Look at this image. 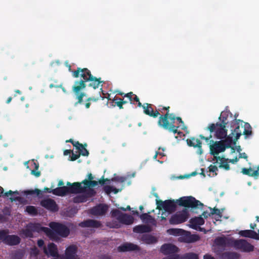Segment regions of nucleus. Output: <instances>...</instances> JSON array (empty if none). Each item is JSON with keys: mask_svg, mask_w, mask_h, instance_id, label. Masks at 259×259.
I'll use <instances>...</instances> for the list:
<instances>
[{"mask_svg": "<svg viewBox=\"0 0 259 259\" xmlns=\"http://www.w3.org/2000/svg\"><path fill=\"white\" fill-rule=\"evenodd\" d=\"M101 98V96H100L98 98H95V97H90L87 100V102H90V101H93V102H97L98 100H99L100 98Z\"/></svg>", "mask_w": 259, "mask_h": 259, "instance_id": "nucleus-58", "label": "nucleus"}, {"mask_svg": "<svg viewBox=\"0 0 259 259\" xmlns=\"http://www.w3.org/2000/svg\"><path fill=\"white\" fill-rule=\"evenodd\" d=\"M208 168H209V171L210 172H215V174L214 175L215 176H217V173L216 172L218 170V168L217 167V166L215 165H210L209 167H208Z\"/></svg>", "mask_w": 259, "mask_h": 259, "instance_id": "nucleus-52", "label": "nucleus"}, {"mask_svg": "<svg viewBox=\"0 0 259 259\" xmlns=\"http://www.w3.org/2000/svg\"><path fill=\"white\" fill-rule=\"evenodd\" d=\"M52 193L59 196H64L69 193V189L67 186L59 187L52 190Z\"/></svg>", "mask_w": 259, "mask_h": 259, "instance_id": "nucleus-27", "label": "nucleus"}, {"mask_svg": "<svg viewBox=\"0 0 259 259\" xmlns=\"http://www.w3.org/2000/svg\"><path fill=\"white\" fill-rule=\"evenodd\" d=\"M169 109H170V107L169 106H167V107H163L161 110H165L166 111V113L164 114V115H160L159 117V119H158V121H159L160 120H161V119L163 117H164V116H165L166 115H167V118H166V120L167 121H169L168 120V119L169 118V115L170 114V113H169Z\"/></svg>", "mask_w": 259, "mask_h": 259, "instance_id": "nucleus-45", "label": "nucleus"}, {"mask_svg": "<svg viewBox=\"0 0 259 259\" xmlns=\"http://www.w3.org/2000/svg\"><path fill=\"white\" fill-rule=\"evenodd\" d=\"M209 208L211 209V212H210L211 215L217 214L218 216H219L220 218L222 217V213L219 209L216 208L215 207L213 208H211V207H209Z\"/></svg>", "mask_w": 259, "mask_h": 259, "instance_id": "nucleus-47", "label": "nucleus"}, {"mask_svg": "<svg viewBox=\"0 0 259 259\" xmlns=\"http://www.w3.org/2000/svg\"><path fill=\"white\" fill-rule=\"evenodd\" d=\"M30 229V227L28 224L25 229L22 230L20 232V235L25 238H32L33 237V232Z\"/></svg>", "mask_w": 259, "mask_h": 259, "instance_id": "nucleus-33", "label": "nucleus"}, {"mask_svg": "<svg viewBox=\"0 0 259 259\" xmlns=\"http://www.w3.org/2000/svg\"><path fill=\"white\" fill-rule=\"evenodd\" d=\"M189 217V212L186 207L184 208L181 211L177 212L171 215L169 220V224L171 225H177L186 222Z\"/></svg>", "mask_w": 259, "mask_h": 259, "instance_id": "nucleus-7", "label": "nucleus"}, {"mask_svg": "<svg viewBox=\"0 0 259 259\" xmlns=\"http://www.w3.org/2000/svg\"><path fill=\"white\" fill-rule=\"evenodd\" d=\"M117 100L116 102H115L116 105L119 107V109H123V105L121 102V99L119 98H117L115 97L114 99L113 100V101L114 102L115 101Z\"/></svg>", "mask_w": 259, "mask_h": 259, "instance_id": "nucleus-48", "label": "nucleus"}, {"mask_svg": "<svg viewBox=\"0 0 259 259\" xmlns=\"http://www.w3.org/2000/svg\"><path fill=\"white\" fill-rule=\"evenodd\" d=\"M141 240L148 244H153L157 241V238L150 234H144L141 237Z\"/></svg>", "mask_w": 259, "mask_h": 259, "instance_id": "nucleus-30", "label": "nucleus"}, {"mask_svg": "<svg viewBox=\"0 0 259 259\" xmlns=\"http://www.w3.org/2000/svg\"><path fill=\"white\" fill-rule=\"evenodd\" d=\"M80 155L81 154L80 153H79L78 154H74V153H72L71 157V160H72V161L76 160L80 157Z\"/></svg>", "mask_w": 259, "mask_h": 259, "instance_id": "nucleus-55", "label": "nucleus"}, {"mask_svg": "<svg viewBox=\"0 0 259 259\" xmlns=\"http://www.w3.org/2000/svg\"><path fill=\"white\" fill-rule=\"evenodd\" d=\"M72 145L74 147H75L76 149L78 150H80L81 148H83V145L78 141H74L73 144Z\"/></svg>", "mask_w": 259, "mask_h": 259, "instance_id": "nucleus-53", "label": "nucleus"}, {"mask_svg": "<svg viewBox=\"0 0 259 259\" xmlns=\"http://www.w3.org/2000/svg\"><path fill=\"white\" fill-rule=\"evenodd\" d=\"M96 194V192L95 191V190L93 189H89L88 192V194L90 196H93L95 195Z\"/></svg>", "mask_w": 259, "mask_h": 259, "instance_id": "nucleus-60", "label": "nucleus"}, {"mask_svg": "<svg viewBox=\"0 0 259 259\" xmlns=\"http://www.w3.org/2000/svg\"><path fill=\"white\" fill-rule=\"evenodd\" d=\"M50 227L52 231L62 237H67L70 233L69 229L65 225L59 223L52 222L50 224Z\"/></svg>", "mask_w": 259, "mask_h": 259, "instance_id": "nucleus-9", "label": "nucleus"}, {"mask_svg": "<svg viewBox=\"0 0 259 259\" xmlns=\"http://www.w3.org/2000/svg\"><path fill=\"white\" fill-rule=\"evenodd\" d=\"M82 183L84 185L85 189L86 188L94 187L98 185V182L96 181H88L87 179H85L82 181Z\"/></svg>", "mask_w": 259, "mask_h": 259, "instance_id": "nucleus-36", "label": "nucleus"}, {"mask_svg": "<svg viewBox=\"0 0 259 259\" xmlns=\"http://www.w3.org/2000/svg\"><path fill=\"white\" fill-rule=\"evenodd\" d=\"M233 137L235 138V136H232V135L230 134L228 136L226 137L225 140L222 141L224 142L226 149L231 148L233 152H234L235 150L234 148L231 146L232 144H234Z\"/></svg>", "mask_w": 259, "mask_h": 259, "instance_id": "nucleus-31", "label": "nucleus"}, {"mask_svg": "<svg viewBox=\"0 0 259 259\" xmlns=\"http://www.w3.org/2000/svg\"><path fill=\"white\" fill-rule=\"evenodd\" d=\"M112 217L115 218L119 222L125 224L131 225L133 223L134 219L129 214L122 213L119 209H114L111 211Z\"/></svg>", "mask_w": 259, "mask_h": 259, "instance_id": "nucleus-5", "label": "nucleus"}, {"mask_svg": "<svg viewBox=\"0 0 259 259\" xmlns=\"http://www.w3.org/2000/svg\"><path fill=\"white\" fill-rule=\"evenodd\" d=\"M108 210V206L106 204H100L93 207L90 212L94 215H103Z\"/></svg>", "mask_w": 259, "mask_h": 259, "instance_id": "nucleus-20", "label": "nucleus"}, {"mask_svg": "<svg viewBox=\"0 0 259 259\" xmlns=\"http://www.w3.org/2000/svg\"><path fill=\"white\" fill-rule=\"evenodd\" d=\"M24 193L26 195L36 194L37 196H39L41 194V191L38 189H35L34 190H25L24 191Z\"/></svg>", "mask_w": 259, "mask_h": 259, "instance_id": "nucleus-42", "label": "nucleus"}, {"mask_svg": "<svg viewBox=\"0 0 259 259\" xmlns=\"http://www.w3.org/2000/svg\"><path fill=\"white\" fill-rule=\"evenodd\" d=\"M233 238H227L225 237H219L215 239V243L220 246L226 247L232 245Z\"/></svg>", "mask_w": 259, "mask_h": 259, "instance_id": "nucleus-22", "label": "nucleus"}, {"mask_svg": "<svg viewBox=\"0 0 259 259\" xmlns=\"http://www.w3.org/2000/svg\"><path fill=\"white\" fill-rule=\"evenodd\" d=\"M28 225L30 227V229L32 231L33 233H39L44 231L46 232L50 237L52 238H54L55 235V233H54L51 229L47 227H42L39 223H29L28 224Z\"/></svg>", "mask_w": 259, "mask_h": 259, "instance_id": "nucleus-12", "label": "nucleus"}, {"mask_svg": "<svg viewBox=\"0 0 259 259\" xmlns=\"http://www.w3.org/2000/svg\"><path fill=\"white\" fill-rule=\"evenodd\" d=\"M181 259H199L198 255L193 252L186 253L183 254Z\"/></svg>", "mask_w": 259, "mask_h": 259, "instance_id": "nucleus-38", "label": "nucleus"}, {"mask_svg": "<svg viewBox=\"0 0 259 259\" xmlns=\"http://www.w3.org/2000/svg\"><path fill=\"white\" fill-rule=\"evenodd\" d=\"M102 226V224L100 221L92 220V219H88L87 220H85L83 222H80L79 224V226L82 227V228H98L101 227Z\"/></svg>", "mask_w": 259, "mask_h": 259, "instance_id": "nucleus-21", "label": "nucleus"}, {"mask_svg": "<svg viewBox=\"0 0 259 259\" xmlns=\"http://www.w3.org/2000/svg\"><path fill=\"white\" fill-rule=\"evenodd\" d=\"M239 254L235 252H225L222 254V259H238Z\"/></svg>", "mask_w": 259, "mask_h": 259, "instance_id": "nucleus-32", "label": "nucleus"}, {"mask_svg": "<svg viewBox=\"0 0 259 259\" xmlns=\"http://www.w3.org/2000/svg\"><path fill=\"white\" fill-rule=\"evenodd\" d=\"M87 201V197L84 195L77 196L73 198L74 203H81Z\"/></svg>", "mask_w": 259, "mask_h": 259, "instance_id": "nucleus-44", "label": "nucleus"}, {"mask_svg": "<svg viewBox=\"0 0 259 259\" xmlns=\"http://www.w3.org/2000/svg\"><path fill=\"white\" fill-rule=\"evenodd\" d=\"M72 75L75 78L81 77L82 78L79 80H76L72 87V91L75 99L77 100V101L75 103V105H77L78 104H80L82 103L83 98L85 96V94L81 92V90L86 88L87 82H90L88 84L89 87H92L94 89L98 88L100 83L103 82L101 80V78H97L96 77L94 76L90 70L86 68L82 69L78 67L76 70L73 72Z\"/></svg>", "mask_w": 259, "mask_h": 259, "instance_id": "nucleus-1", "label": "nucleus"}, {"mask_svg": "<svg viewBox=\"0 0 259 259\" xmlns=\"http://www.w3.org/2000/svg\"><path fill=\"white\" fill-rule=\"evenodd\" d=\"M44 241L42 239H39L37 240V245L39 247H41L44 245Z\"/></svg>", "mask_w": 259, "mask_h": 259, "instance_id": "nucleus-61", "label": "nucleus"}, {"mask_svg": "<svg viewBox=\"0 0 259 259\" xmlns=\"http://www.w3.org/2000/svg\"><path fill=\"white\" fill-rule=\"evenodd\" d=\"M244 175L257 178L259 176V166L256 170H253L252 168H243L241 171Z\"/></svg>", "mask_w": 259, "mask_h": 259, "instance_id": "nucleus-28", "label": "nucleus"}, {"mask_svg": "<svg viewBox=\"0 0 259 259\" xmlns=\"http://www.w3.org/2000/svg\"><path fill=\"white\" fill-rule=\"evenodd\" d=\"M82 184V182H74L72 184L68 182L67 186L68 187L69 194H77L84 192L85 187L81 186Z\"/></svg>", "mask_w": 259, "mask_h": 259, "instance_id": "nucleus-15", "label": "nucleus"}, {"mask_svg": "<svg viewBox=\"0 0 259 259\" xmlns=\"http://www.w3.org/2000/svg\"><path fill=\"white\" fill-rule=\"evenodd\" d=\"M114 180H116L118 182L122 183V182H124L125 178L123 177H118V178H115L112 179V181H114Z\"/></svg>", "mask_w": 259, "mask_h": 259, "instance_id": "nucleus-62", "label": "nucleus"}, {"mask_svg": "<svg viewBox=\"0 0 259 259\" xmlns=\"http://www.w3.org/2000/svg\"><path fill=\"white\" fill-rule=\"evenodd\" d=\"M150 212L142 213L140 215V218L143 222L152 223L154 221V218L149 214Z\"/></svg>", "mask_w": 259, "mask_h": 259, "instance_id": "nucleus-35", "label": "nucleus"}, {"mask_svg": "<svg viewBox=\"0 0 259 259\" xmlns=\"http://www.w3.org/2000/svg\"><path fill=\"white\" fill-rule=\"evenodd\" d=\"M24 255V251L22 250L16 251L12 255V259H22Z\"/></svg>", "mask_w": 259, "mask_h": 259, "instance_id": "nucleus-39", "label": "nucleus"}, {"mask_svg": "<svg viewBox=\"0 0 259 259\" xmlns=\"http://www.w3.org/2000/svg\"><path fill=\"white\" fill-rule=\"evenodd\" d=\"M141 107L144 109V113L150 117L156 118L160 115L159 111H161L160 109H159L158 110H156L154 111L152 107V105L150 104L144 103Z\"/></svg>", "mask_w": 259, "mask_h": 259, "instance_id": "nucleus-17", "label": "nucleus"}, {"mask_svg": "<svg viewBox=\"0 0 259 259\" xmlns=\"http://www.w3.org/2000/svg\"><path fill=\"white\" fill-rule=\"evenodd\" d=\"M134 102H138V106L139 107H141L142 106V103L140 102V100L139 97L135 94H134L133 97V104H135Z\"/></svg>", "mask_w": 259, "mask_h": 259, "instance_id": "nucleus-49", "label": "nucleus"}, {"mask_svg": "<svg viewBox=\"0 0 259 259\" xmlns=\"http://www.w3.org/2000/svg\"><path fill=\"white\" fill-rule=\"evenodd\" d=\"M133 231L134 232L137 233H143L150 232L151 231V229L150 227L147 225H141L135 227Z\"/></svg>", "mask_w": 259, "mask_h": 259, "instance_id": "nucleus-29", "label": "nucleus"}, {"mask_svg": "<svg viewBox=\"0 0 259 259\" xmlns=\"http://www.w3.org/2000/svg\"><path fill=\"white\" fill-rule=\"evenodd\" d=\"M44 252L47 255H50L53 257L59 256L57 246L54 243H49L47 248L44 246Z\"/></svg>", "mask_w": 259, "mask_h": 259, "instance_id": "nucleus-18", "label": "nucleus"}, {"mask_svg": "<svg viewBox=\"0 0 259 259\" xmlns=\"http://www.w3.org/2000/svg\"><path fill=\"white\" fill-rule=\"evenodd\" d=\"M209 149L210 154L213 155V158H214V157H219V154L224 152L226 149L222 140L214 142L212 140H210Z\"/></svg>", "mask_w": 259, "mask_h": 259, "instance_id": "nucleus-10", "label": "nucleus"}, {"mask_svg": "<svg viewBox=\"0 0 259 259\" xmlns=\"http://www.w3.org/2000/svg\"><path fill=\"white\" fill-rule=\"evenodd\" d=\"M138 245L131 243H125L118 247V251L119 252H125L138 250Z\"/></svg>", "mask_w": 259, "mask_h": 259, "instance_id": "nucleus-23", "label": "nucleus"}, {"mask_svg": "<svg viewBox=\"0 0 259 259\" xmlns=\"http://www.w3.org/2000/svg\"><path fill=\"white\" fill-rule=\"evenodd\" d=\"M39 253V250L36 246L30 248V255L31 256L37 257Z\"/></svg>", "mask_w": 259, "mask_h": 259, "instance_id": "nucleus-46", "label": "nucleus"}, {"mask_svg": "<svg viewBox=\"0 0 259 259\" xmlns=\"http://www.w3.org/2000/svg\"><path fill=\"white\" fill-rule=\"evenodd\" d=\"M168 232L171 235L178 236L183 235L185 231L182 229H170Z\"/></svg>", "mask_w": 259, "mask_h": 259, "instance_id": "nucleus-41", "label": "nucleus"}, {"mask_svg": "<svg viewBox=\"0 0 259 259\" xmlns=\"http://www.w3.org/2000/svg\"><path fill=\"white\" fill-rule=\"evenodd\" d=\"M104 191L106 193L109 194L113 191V187L110 186H106L104 187Z\"/></svg>", "mask_w": 259, "mask_h": 259, "instance_id": "nucleus-57", "label": "nucleus"}, {"mask_svg": "<svg viewBox=\"0 0 259 259\" xmlns=\"http://www.w3.org/2000/svg\"><path fill=\"white\" fill-rule=\"evenodd\" d=\"M236 249L243 252H250L254 250V246L244 239H233L232 245Z\"/></svg>", "mask_w": 259, "mask_h": 259, "instance_id": "nucleus-6", "label": "nucleus"}, {"mask_svg": "<svg viewBox=\"0 0 259 259\" xmlns=\"http://www.w3.org/2000/svg\"><path fill=\"white\" fill-rule=\"evenodd\" d=\"M157 208L163 209L165 212L171 213L176 210L177 204L186 208H196L199 207L202 209L204 205L200 201L196 200L192 196H184L175 201V200H166L162 201L156 200Z\"/></svg>", "mask_w": 259, "mask_h": 259, "instance_id": "nucleus-2", "label": "nucleus"}, {"mask_svg": "<svg viewBox=\"0 0 259 259\" xmlns=\"http://www.w3.org/2000/svg\"><path fill=\"white\" fill-rule=\"evenodd\" d=\"M180 257L179 254H174L171 255L169 256L164 257L162 259H180Z\"/></svg>", "mask_w": 259, "mask_h": 259, "instance_id": "nucleus-54", "label": "nucleus"}, {"mask_svg": "<svg viewBox=\"0 0 259 259\" xmlns=\"http://www.w3.org/2000/svg\"><path fill=\"white\" fill-rule=\"evenodd\" d=\"M31 174L35 176L36 177H39L40 176V171H36L34 169L31 170Z\"/></svg>", "mask_w": 259, "mask_h": 259, "instance_id": "nucleus-59", "label": "nucleus"}, {"mask_svg": "<svg viewBox=\"0 0 259 259\" xmlns=\"http://www.w3.org/2000/svg\"><path fill=\"white\" fill-rule=\"evenodd\" d=\"M199 137L200 138V139L204 140L206 142H208L212 138V136L211 134H210L208 137H205L202 135H200Z\"/></svg>", "mask_w": 259, "mask_h": 259, "instance_id": "nucleus-56", "label": "nucleus"}, {"mask_svg": "<svg viewBox=\"0 0 259 259\" xmlns=\"http://www.w3.org/2000/svg\"><path fill=\"white\" fill-rule=\"evenodd\" d=\"M199 236L197 235H189L186 239V241L189 243L194 242L198 241L199 239Z\"/></svg>", "mask_w": 259, "mask_h": 259, "instance_id": "nucleus-43", "label": "nucleus"}, {"mask_svg": "<svg viewBox=\"0 0 259 259\" xmlns=\"http://www.w3.org/2000/svg\"><path fill=\"white\" fill-rule=\"evenodd\" d=\"M176 120L179 122V125H181V126L184 125V122L180 117H176L174 113H171L169 115V118L168 119L169 123L175 124Z\"/></svg>", "mask_w": 259, "mask_h": 259, "instance_id": "nucleus-34", "label": "nucleus"}, {"mask_svg": "<svg viewBox=\"0 0 259 259\" xmlns=\"http://www.w3.org/2000/svg\"><path fill=\"white\" fill-rule=\"evenodd\" d=\"M77 247L75 245H71L66 248L64 259H79L76 254Z\"/></svg>", "mask_w": 259, "mask_h": 259, "instance_id": "nucleus-16", "label": "nucleus"}, {"mask_svg": "<svg viewBox=\"0 0 259 259\" xmlns=\"http://www.w3.org/2000/svg\"><path fill=\"white\" fill-rule=\"evenodd\" d=\"M167 115L163 117L159 121H158V124L165 130H168L169 132H172L174 134L177 133L178 135L182 134V132L178 131V128L181 126V125H175L172 123H169V121L166 120Z\"/></svg>", "mask_w": 259, "mask_h": 259, "instance_id": "nucleus-11", "label": "nucleus"}, {"mask_svg": "<svg viewBox=\"0 0 259 259\" xmlns=\"http://www.w3.org/2000/svg\"><path fill=\"white\" fill-rule=\"evenodd\" d=\"M26 211L30 215H36L37 214V210L34 206L29 205L26 206Z\"/></svg>", "mask_w": 259, "mask_h": 259, "instance_id": "nucleus-40", "label": "nucleus"}, {"mask_svg": "<svg viewBox=\"0 0 259 259\" xmlns=\"http://www.w3.org/2000/svg\"><path fill=\"white\" fill-rule=\"evenodd\" d=\"M186 142L189 147H193L194 148H197L196 151L197 154L200 155L203 153L202 142L200 140L195 138L194 137H191L186 140Z\"/></svg>", "mask_w": 259, "mask_h": 259, "instance_id": "nucleus-13", "label": "nucleus"}, {"mask_svg": "<svg viewBox=\"0 0 259 259\" xmlns=\"http://www.w3.org/2000/svg\"><path fill=\"white\" fill-rule=\"evenodd\" d=\"M40 205L47 209L52 212H56L59 209L55 201L51 198L42 200L40 201Z\"/></svg>", "mask_w": 259, "mask_h": 259, "instance_id": "nucleus-14", "label": "nucleus"}, {"mask_svg": "<svg viewBox=\"0 0 259 259\" xmlns=\"http://www.w3.org/2000/svg\"><path fill=\"white\" fill-rule=\"evenodd\" d=\"M228 116V113L227 112H222L221 114L219 119L221 120V123H219L220 125H227L228 123L227 118Z\"/></svg>", "mask_w": 259, "mask_h": 259, "instance_id": "nucleus-37", "label": "nucleus"}, {"mask_svg": "<svg viewBox=\"0 0 259 259\" xmlns=\"http://www.w3.org/2000/svg\"><path fill=\"white\" fill-rule=\"evenodd\" d=\"M179 248L172 244L165 243L160 248V251L164 255H168L178 252Z\"/></svg>", "mask_w": 259, "mask_h": 259, "instance_id": "nucleus-19", "label": "nucleus"}, {"mask_svg": "<svg viewBox=\"0 0 259 259\" xmlns=\"http://www.w3.org/2000/svg\"><path fill=\"white\" fill-rule=\"evenodd\" d=\"M78 151H80L79 153L82 156H88L89 154V152L88 151V150L87 149H85L83 146V148H81L80 150H78Z\"/></svg>", "mask_w": 259, "mask_h": 259, "instance_id": "nucleus-51", "label": "nucleus"}, {"mask_svg": "<svg viewBox=\"0 0 259 259\" xmlns=\"http://www.w3.org/2000/svg\"><path fill=\"white\" fill-rule=\"evenodd\" d=\"M226 125H220L219 123L216 124L211 123L207 127V130H209L210 133H212L215 131V137L218 139H222L226 138L227 135V130L226 129Z\"/></svg>", "mask_w": 259, "mask_h": 259, "instance_id": "nucleus-8", "label": "nucleus"}, {"mask_svg": "<svg viewBox=\"0 0 259 259\" xmlns=\"http://www.w3.org/2000/svg\"><path fill=\"white\" fill-rule=\"evenodd\" d=\"M203 259H215V258L209 254H205L203 256Z\"/></svg>", "mask_w": 259, "mask_h": 259, "instance_id": "nucleus-64", "label": "nucleus"}, {"mask_svg": "<svg viewBox=\"0 0 259 259\" xmlns=\"http://www.w3.org/2000/svg\"><path fill=\"white\" fill-rule=\"evenodd\" d=\"M101 259H111V257L107 254L102 255L100 257Z\"/></svg>", "mask_w": 259, "mask_h": 259, "instance_id": "nucleus-63", "label": "nucleus"}, {"mask_svg": "<svg viewBox=\"0 0 259 259\" xmlns=\"http://www.w3.org/2000/svg\"><path fill=\"white\" fill-rule=\"evenodd\" d=\"M241 236L248 237L250 238L259 240V236L254 231L251 230H246L240 231L239 233Z\"/></svg>", "mask_w": 259, "mask_h": 259, "instance_id": "nucleus-25", "label": "nucleus"}, {"mask_svg": "<svg viewBox=\"0 0 259 259\" xmlns=\"http://www.w3.org/2000/svg\"><path fill=\"white\" fill-rule=\"evenodd\" d=\"M213 160H215V162L214 163H217L218 161H220V164L219 166L220 168H223L225 170H228L230 169L229 164L228 163L229 159L225 158V157H214L213 158Z\"/></svg>", "mask_w": 259, "mask_h": 259, "instance_id": "nucleus-24", "label": "nucleus"}, {"mask_svg": "<svg viewBox=\"0 0 259 259\" xmlns=\"http://www.w3.org/2000/svg\"><path fill=\"white\" fill-rule=\"evenodd\" d=\"M8 230H0V240L4 244L10 246L16 245L20 243L21 239L17 235H8Z\"/></svg>", "mask_w": 259, "mask_h": 259, "instance_id": "nucleus-4", "label": "nucleus"}, {"mask_svg": "<svg viewBox=\"0 0 259 259\" xmlns=\"http://www.w3.org/2000/svg\"><path fill=\"white\" fill-rule=\"evenodd\" d=\"M231 135L235 136V138H234V145L236 144V141L242 134L245 136H249L252 134L250 125L240 119H235L233 120L231 123Z\"/></svg>", "mask_w": 259, "mask_h": 259, "instance_id": "nucleus-3", "label": "nucleus"}, {"mask_svg": "<svg viewBox=\"0 0 259 259\" xmlns=\"http://www.w3.org/2000/svg\"><path fill=\"white\" fill-rule=\"evenodd\" d=\"M190 227L194 229H197L198 226L202 225L204 224V220L201 216L192 218L189 221Z\"/></svg>", "mask_w": 259, "mask_h": 259, "instance_id": "nucleus-26", "label": "nucleus"}, {"mask_svg": "<svg viewBox=\"0 0 259 259\" xmlns=\"http://www.w3.org/2000/svg\"><path fill=\"white\" fill-rule=\"evenodd\" d=\"M134 94L132 92H131L128 93H126V94H124V97L127 98L130 100L131 104H132L133 103V97L134 96Z\"/></svg>", "mask_w": 259, "mask_h": 259, "instance_id": "nucleus-50", "label": "nucleus"}]
</instances>
